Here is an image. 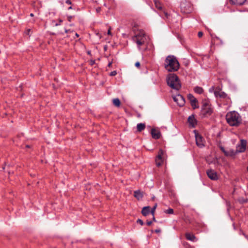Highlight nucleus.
<instances>
[{"label": "nucleus", "mask_w": 248, "mask_h": 248, "mask_svg": "<svg viewBox=\"0 0 248 248\" xmlns=\"http://www.w3.org/2000/svg\"><path fill=\"white\" fill-rule=\"evenodd\" d=\"M154 2L155 3V7L157 9L159 10H162V4L158 0H154Z\"/></svg>", "instance_id": "412c9836"}, {"label": "nucleus", "mask_w": 248, "mask_h": 248, "mask_svg": "<svg viewBox=\"0 0 248 248\" xmlns=\"http://www.w3.org/2000/svg\"><path fill=\"white\" fill-rule=\"evenodd\" d=\"M30 31V29H29V30H28V33H29Z\"/></svg>", "instance_id": "de8ad7c7"}, {"label": "nucleus", "mask_w": 248, "mask_h": 248, "mask_svg": "<svg viewBox=\"0 0 248 248\" xmlns=\"http://www.w3.org/2000/svg\"><path fill=\"white\" fill-rule=\"evenodd\" d=\"M194 91L197 93L201 94L202 93L203 90L202 87L197 86L194 88Z\"/></svg>", "instance_id": "5701e85b"}, {"label": "nucleus", "mask_w": 248, "mask_h": 248, "mask_svg": "<svg viewBox=\"0 0 248 248\" xmlns=\"http://www.w3.org/2000/svg\"><path fill=\"white\" fill-rule=\"evenodd\" d=\"M151 133L152 138L154 139H158L160 138V132L157 129L155 128L152 129Z\"/></svg>", "instance_id": "4468645a"}, {"label": "nucleus", "mask_w": 248, "mask_h": 248, "mask_svg": "<svg viewBox=\"0 0 248 248\" xmlns=\"http://www.w3.org/2000/svg\"><path fill=\"white\" fill-rule=\"evenodd\" d=\"M117 74V72L116 71H112L109 74V76H110V77H113V76H116Z\"/></svg>", "instance_id": "bb28decb"}, {"label": "nucleus", "mask_w": 248, "mask_h": 248, "mask_svg": "<svg viewBox=\"0 0 248 248\" xmlns=\"http://www.w3.org/2000/svg\"><path fill=\"white\" fill-rule=\"evenodd\" d=\"M112 62H109L108 63V67H111V65H112Z\"/></svg>", "instance_id": "4c0bfd02"}, {"label": "nucleus", "mask_w": 248, "mask_h": 248, "mask_svg": "<svg viewBox=\"0 0 248 248\" xmlns=\"http://www.w3.org/2000/svg\"><path fill=\"white\" fill-rule=\"evenodd\" d=\"M220 149L226 156H233L237 153L236 151L232 149H230L229 150L227 151L222 146H220Z\"/></svg>", "instance_id": "1a4fd4ad"}, {"label": "nucleus", "mask_w": 248, "mask_h": 248, "mask_svg": "<svg viewBox=\"0 0 248 248\" xmlns=\"http://www.w3.org/2000/svg\"><path fill=\"white\" fill-rule=\"evenodd\" d=\"M246 0H230L231 2L235 5H241L243 4Z\"/></svg>", "instance_id": "6ab92c4d"}, {"label": "nucleus", "mask_w": 248, "mask_h": 248, "mask_svg": "<svg viewBox=\"0 0 248 248\" xmlns=\"http://www.w3.org/2000/svg\"><path fill=\"white\" fill-rule=\"evenodd\" d=\"M164 212L168 214H173V210L172 208H169V209L165 210Z\"/></svg>", "instance_id": "a878e982"}, {"label": "nucleus", "mask_w": 248, "mask_h": 248, "mask_svg": "<svg viewBox=\"0 0 248 248\" xmlns=\"http://www.w3.org/2000/svg\"><path fill=\"white\" fill-rule=\"evenodd\" d=\"M181 10L185 13H189L192 11V7L190 2L185 1L181 3Z\"/></svg>", "instance_id": "39448f33"}, {"label": "nucleus", "mask_w": 248, "mask_h": 248, "mask_svg": "<svg viewBox=\"0 0 248 248\" xmlns=\"http://www.w3.org/2000/svg\"><path fill=\"white\" fill-rule=\"evenodd\" d=\"M66 3H67V4H71V2L69 0H67L66 1Z\"/></svg>", "instance_id": "ea45409f"}, {"label": "nucleus", "mask_w": 248, "mask_h": 248, "mask_svg": "<svg viewBox=\"0 0 248 248\" xmlns=\"http://www.w3.org/2000/svg\"><path fill=\"white\" fill-rule=\"evenodd\" d=\"M153 216V221H156L155 219V217H154V216Z\"/></svg>", "instance_id": "a19ab883"}, {"label": "nucleus", "mask_w": 248, "mask_h": 248, "mask_svg": "<svg viewBox=\"0 0 248 248\" xmlns=\"http://www.w3.org/2000/svg\"><path fill=\"white\" fill-rule=\"evenodd\" d=\"M69 30H66H66H65V32L66 33H68V32H69Z\"/></svg>", "instance_id": "79ce46f5"}, {"label": "nucleus", "mask_w": 248, "mask_h": 248, "mask_svg": "<svg viewBox=\"0 0 248 248\" xmlns=\"http://www.w3.org/2000/svg\"><path fill=\"white\" fill-rule=\"evenodd\" d=\"M108 35H111V31H110V29H109L108 30Z\"/></svg>", "instance_id": "58836bf2"}, {"label": "nucleus", "mask_w": 248, "mask_h": 248, "mask_svg": "<svg viewBox=\"0 0 248 248\" xmlns=\"http://www.w3.org/2000/svg\"><path fill=\"white\" fill-rule=\"evenodd\" d=\"M76 35L77 36V37H78L79 36V35L78 33H76Z\"/></svg>", "instance_id": "a18cd8bd"}, {"label": "nucleus", "mask_w": 248, "mask_h": 248, "mask_svg": "<svg viewBox=\"0 0 248 248\" xmlns=\"http://www.w3.org/2000/svg\"><path fill=\"white\" fill-rule=\"evenodd\" d=\"M30 16H33V14L32 13H31V14H30Z\"/></svg>", "instance_id": "c03bdc74"}, {"label": "nucleus", "mask_w": 248, "mask_h": 248, "mask_svg": "<svg viewBox=\"0 0 248 248\" xmlns=\"http://www.w3.org/2000/svg\"><path fill=\"white\" fill-rule=\"evenodd\" d=\"M202 111L204 115L211 114L212 109L207 103H204L202 106Z\"/></svg>", "instance_id": "ddd939ff"}, {"label": "nucleus", "mask_w": 248, "mask_h": 248, "mask_svg": "<svg viewBox=\"0 0 248 248\" xmlns=\"http://www.w3.org/2000/svg\"><path fill=\"white\" fill-rule=\"evenodd\" d=\"M134 196L137 200H140L143 197V192L140 190H136L134 192Z\"/></svg>", "instance_id": "dca6fc26"}, {"label": "nucleus", "mask_w": 248, "mask_h": 248, "mask_svg": "<svg viewBox=\"0 0 248 248\" xmlns=\"http://www.w3.org/2000/svg\"><path fill=\"white\" fill-rule=\"evenodd\" d=\"M167 85L172 89L179 91L181 88L180 78H167Z\"/></svg>", "instance_id": "7ed1b4c3"}, {"label": "nucleus", "mask_w": 248, "mask_h": 248, "mask_svg": "<svg viewBox=\"0 0 248 248\" xmlns=\"http://www.w3.org/2000/svg\"><path fill=\"white\" fill-rule=\"evenodd\" d=\"M173 100L177 103V104L180 107H182L184 105L185 103V100L184 97L180 95L177 94L173 97Z\"/></svg>", "instance_id": "6e6552de"}, {"label": "nucleus", "mask_w": 248, "mask_h": 248, "mask_svg": "<svg viewBox=\"0 0 248 248\" xmlns=\"http://www.w3.org/2000/svg\"><path fill=\"white\" fill-rule=\"evenodd\" d=\"M226 120L227 124L233 127H238L242 122L241 115L236 111L228 112L226 115Z\"/></svg>", "instance_id": "f257e3e1"}, {"label": "nucleus", "mask_w": 248, "mask_h": 248, "mask_svg": "<svg viewBox=\"0 0 248 248\" xmlns=\"http://www.w3.org/2000/svg\"><path fill=\"white\" fill-rule=\"evenodd\" d=\"M135 66L137 67V68H140V62H137L135 63Z\"/></svg>", "instance_id": "7c9ffc66"}, {"label": "nucleus", "mask_w": 248, "mask_h": 248, "mask_svg": "<svg viewBox=\"0 0 248 248\" xmlns=\"http://www.w3.org/2000/svg\"><path fill=\"white\" fill-rule=\"evenodd\" d=\"M214 95L217 98H225L227 97V95L223 92L220 91L219 88H217L214 91Z\"/></svg>", "instance_id": "f8f14e48"}, {"label": "nucleus", "mask_w": 248, "mask_h": 248, "mask_svg": "<svg viewBox=\"0 0 248 248\" xmlns=\"http://www.w3.org/2000/svg\"><path fill=\"white\" fill-rule=\"evenodd\" d=\"M26 147H27V148H29V147H30L29 145H27V146H26Z\"/></svg>", "instance_id": "09e8293b"}, {"label": "nucleus", "mask_w": 248, "mask_h": 248, "mask_svg": "<svg viewBox=\"0 0 248 248\" xmlns=\"http://www.w3.org/2000/svg\"><path fill=\"white\" fill-rule=\"evenodd\" d=\"M188 98L190 101L191 103L193 104L194 102H197V100L195 97H194L192 94H189L188 95Z\"/></svg>", "instance_id": "4be33fe9"}, {"label": "nucleus", "mask_w": 248, "mask_h": 248, "mask_svg": "<svg viewBox=\"0 0 248 248\" xmlns=\"http://www.w3.org/2000/svg\"><path fill=\"white\" fill-rule=\"evenodd\" d=\"M247 170H248V166L247 167Z\"/></svg>", "instance_id": "3c124183"}, {"label": "nucleus", "mask_w": 248, "mask_h": 248, "mask_svg": "<svg viewBox=\"0 0 248 248\" xmlns=\"http://www.w3.org/2000/svg\"><path fill=\"white\" fill-rule=\"evenodd\" d=\"M164 152L162 149H160L158 152V154L155 159V163L157 166L161 165L163 161V155Z\"/></svg>", "instance_id": "9d476101"}, {"label": "nucleus", "mask_w": 248, "mask_h": 248, "mask_svg": "<svg viewBox=\"0 0 248 248\" xmlns=\"http://www.w3.org/2000/svg\"><path fill=\"white\" fill-rule=\"evenodd\" d=\"M113 104L116 107H119L121 104L120 100L118 98H115L113 100Z\"/></svg>", "instance_id": "b1692460"}, {"label": "nucleus", "mask_w": 248, "mask_h": 248, "mask_svg": "<svg viewBox=\"0 0 248 248\" xmlns=\"http://www.w3.org/2000/svg\"><path fill=\"white\" fill-rule=\"evenodd\" d=\"M156 205H155L151 210V212L153 216L154 215L155 211V210Z\"/></svg>", "instance_id": "c85d7f7f"}, {"label": "nucleus", "mask_w": 248, "mask_h": 248, "mask_svg": "<svg viewBox=\"0 0 248 248\" xmlns=\"http://www.w3.org/2000/svg\"><path fill=\"white\" fill-rule=\"evenodd\" d=\"M164 67L168 72H174L179 69L180 64L176 57L173 55H169L165 60Z\"/></svg>", "instance_id": "f03ea898"}, {"label": "nucleus", "mask_w": 248, "mask_h": 248, "mask_svg": "<svg viewBox=\"0 0 248 248\" xmlns=\"http://www.w3.org/2000/svg\"><path fill=\"white\" fill-rule=\"evenodd\" d=\"M197 102H194L193 104L191 103V105L194 109L199 108L198 106H197L196 104Z\"/></svg>", "instance_id": "cd10ccee"}, {"label": "nucleus", "mask_w": 248, "mask_h": 248, "mask_svg": "<svg viewBox=\"0 0 248 248\" xmlns=\"http://www.w3.org/2000/svg\"><path fill=\"white\" fill-rule=\"evenodd\" d=\"M186 237L187 240L192 241V242H195L197 241V238L195 236V235L190 233H186Z\"/></svg>", "instance_id": "f3484780"}, {"label": "nucleus", "mask_w": 248, "mask_h": 248, "mask_svg": "<svg viewBox=\"0 0 248 248\" xmlns=\"http://www.w3.org/2000/svg\"><path fill=\"white\" fill-rule=\"evenodd\" d=\"M72 9V7H71V6H70V7H69L68 8V9Z\"/></svg>", "instance_id": "49530a36"}, {"label": "nucleus", "mask_w": 248, "mask_h": 248, "mask_svg": "<svg viewBox=\"0 0 248 248\" xmlns=\"http://www.w3.org/2000/svg\"><path fill=\"white\" fill-rule=\"evenodd\" d=\"M196 143L197 146L202 148L205 146V141L203 137L198 133H195Z\"/></svg>", "instance_id": "423d86ee"}, {"label": "nucleus", "mask_w": 248, "mask_h": 248, "mask_svg": "<svg viewBox=\"0 0 248 248\" xmlns=\"http://www.w3.org/2000/svg\"><path fill=\"white\" fill-rule=\"evenodd\" d=\"M208 177L213 180L218 179V176L216 171L213 170H208L206 171Z\"/></svg>", "instance_id": "9b49d317"}, {"label": "nucleus", "mask_w": 248, "mask_h": 248, "mask_svg": "<svg viewBox=\"0 0 248 248\" xmlns=\"http://www.w3.org/2000/svg\"><path fill=\"white\" fill-rule=\"evenodd\" d=\"M160 232L161 231L160 229H156L155 231V232L156 233H158Z\"/></svg>", "instance_id": "e433bc0d"}, {"label": "nucleus", "mask_w": 248, "mask_h": 248, "mask_svg": "<svg viewBox=\"0 0 248 248\" xmlns=\"http://www.w3.org/2000/svg\"><path fill=\"white\" fill-rule=\"evenodd\" d=\"M62 22V20H60V22L61 23V22Z\"/></svg>", "instance_id": "8fccbe9b"}, {"label": "nucleus", "mask_w": 248, "mask_h": 248, "mask_svg": "<svg viewBox=\"0 0 248 248\" xmlns=\"http://www.w3.org/2000/svg\"><path fill=\"white\" fill-rule=\"evenodd\" d=\"M133 41L135 42L140 48V46L144 44L146 38L145 35L142 32L138 33L132 37Z\"/></svg>", "instance_id": "20e7f679"}, {"label": "nucleus", "mask_w": 248, "mask_h": 248, "mask_svg": "<svg viewBox=\"0 0 248 248\" xmlns=\"http://www.w3.org/2000/svg\"><path fill=\"white\" fill-rule=\"evenodd\" d=\"M147 225L150 226L152 224V221H147L146 222Z\"/></svg>", "instance_id": "473e14b6"}, {"label": "nucleus", "mask_w": 248, "mask_h": 248, "mask_svg": "<svg viewBox=\"0 0 248 248\" xmlns=\"http://www.w3.org/2000/svg\"><path fill=\"white\" fill-rule=\"evenodd\" d=\"M150 208L149 206H145L142 208L141 213L144 216H147L150 212Z\"/></svg>", "instance_id": "a211bd4d"}, {"label": "nucleus", "mask_w": 248, "mask_h": 248, "mask_svg": "<svg viewBox=\"0 0 248 248\" xmlns=\"http://www.w3.org/2000/svg\"><path fill=\"white\" fill-rule=\"evenodd\" d=\"M68 20L70 22L71 20V19L72 18V16H68Z\"/></svg>", "instance_id": "c9c22d12"}, {"label": "nucleus", "mask_w": 248, "mask_h": 248, "mask_svg": "<svg viewBox=\"0 0 248 248\" xmlns=\"http://www.w3.org/2000/svg\"><path fill=\"white\" fill-rule=\"evenodd\" d=\"M167 78H178V76L175 73H170L169 74Z\"/></svg>", "instance_id": "393cba45"}, {"label": "nucleus", "mask_w": 248, "mask_h": 248, "mask_svg": "<svg viewBox=\"0 0 248 248\" xmlns=\"http://www.w3.org/2000/svg\"><path fill=\"white\" fill-rule=\"evenodd\" d=\"M188 122L190 126L192 127H195L197 124L196 120L195 119L193 115L190 116L188 118Z\"/></svg>", "instance_id": "2eb2a0df"}, {"label": "nucleus", "mask_w": 248, "mask_h": 248, "mask_svg": "<svg viewBox=\"0 0 248 248\" xmlns=\"http://www.w3.org/2000/svg\"><path fill=\"white\" fill-rule=\"evenodd\" d=\"M137 222L138 223L140 224V225H142L143 224V221H142L141 219H138L137 220Z\"/></svg>", "instance_id": "c756f323"}, {"label": "nucleus", "mask_w": 248, "mask_h": 248, "mask_svg": "<svg viewBox=\"0 0 248 248\" xmlns=\"http://www.w3.org/2000/svg\"><path fill=\"white\" fill-rule=\"evenodd\" d=\"M203 35V32L202 31H199L198 33V36L199 37H201Z\"/></svg>", "instance_id": "2f4dec72"}, {"label": "nucleus", "mask_w": 248, "mask_h": 248, "mask_svg": "<svg viewBox=\"0 0 248 248\" xmlns=\"http://www.w3.org/2000/svg\"><path fill=\"white\" fill-rule=\"evenodd\" d=\"M60 25V24L56 23L55 26H59Z\"/></svg>", "instance_id": "37998d69"}, {"label": "nucleus", "mask_w": 248, "mask_h": 248, "mask_svg": "<svg viewBox=\"0 0 248 248\" xmlns=\"http://www.w3.org/2000/svg\"><path fill=\"white\" fill-rule=\"evenodd\" d=\"M214 87L212 86V87L209 89V92H211H211H213V91H214Z\"/></svg>", "instance_id": "f704fd0d"}, {"label": "nucleus", "mask_w": 248, "mask_h": 248, "mask_svg": "<svg viewBox=\"0 0 248 248\" xmlns=\"http://www.w3.org/2000/svg\"><path fill=\"white\" fill-rule=\"evenodd\" d=\"M247 141L245 140H241L240 143L236 146V152L243 153L244 152L246 149Z\"/></svg>", "instance_id": "0eeeda50"}, {"label": "nucleus", "mask_w": 248, "mask_h": 248, "mask_svg": "<svg viewBox=\"0 0 248 248\" xmlns=\"http://www.w3.org/2000/svg\"><path fill=\"white\" fill-rule=\"evenodd\" d=\"M145 128V125L143 123H139L137 125V131L139 132H141L143 130H144Z\"/></svg>", "instance_id": "aec40b11"}, {"label": "nucleus", "mask_w": 248, "mask_h": 248, "mask_svg": "<svg viewBox=\"0 0 248 248\" xmlns=\"http://www.w3.org/2000/svg\"><path fill=\"white\" fill-rule=\"evenodd\" d=\"M164 15L166 16V18H168V16H169V14L167 12H166L165 11L164 12Z\"/></svg>", "instance_id": "72a5a7b5"}]
</instances>
